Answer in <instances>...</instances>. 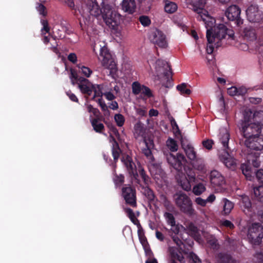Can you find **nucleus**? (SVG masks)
Masks as SVG:
<instances>
[{
	"mask_svg": "<svg viewBox=\"0 0 263 263\" xmlns=\"http://www.w3.org/2000/svg\"><path fill=\"white\" fill-rule=\"evenodd\" d=\"M242 142L244 143L247 147V149L245 150V155H246V159L247 163L241 164L240 169L246 179L251 180L253 173L250 165H252L254 167L258 168L260 164L259 161L260 153L259 151L263 149V135H259L254 137L246 139Z\"/></svg>",
	"mask_w": 263,
	"mask_h": 263,
	"instance_id": "obj_1",
	"label": "nucleus"
},
{
	"mask_svg": "<svg viewBox=\"0 0 263 263\" xmlns=\"http://www.w3.org/2000/svg\"><path fill=\"white\" fill-rule=\"evenodd\" d=\"M86 9L90 15L96 17L101 15L106 25L109 28L114 29L118 26V17L110 5H104L100 8L96 0H90L86 4Z\"/></svg>",
	"mask_w": 263,
	"mask_h": 263,
	"instance_id": "obj_2",
	"label": "nucleus"
},
{
	"mask_svg": "<svg viewBox=\"0 0 263 263\" xmlns=\"http://www.w3.org/2000/svg\"><path fill=\"white\" fill-rule=\"evenodd\" d=\"M121 161L125 166L132 179L134 180L136 183L140 185L142 189L141 192L142 194L147 198L148 202H154L156 199V196L154 191L149 187L148 185L144 186L141 183V181L138 178L139 175L137 173L136 166L133 162L132 157L128 155L123 156Z\"/></svg>",
	"mask_w": 263,
	"mask_h": 263,
	"instance_id": "obj_3",
	"label": "nucleus"
},
{
	"mask_svg": "<svg viewBox=\"0 0 263 263\" xmlns=\"http://www.w3.org/2000/svg\"><path fill=\"white\" fill-rule=\"evenodd\" d=\"M230 137V134L227 129L223 128L220 130L219 134V139L226 153L224 155H220L219 158L220 160L227 167L233 171L236 168V160L231 157L229 154L228 150H230L229 147Z\"/></svg>",
	"mask_w": 263,
	"mask_h": 263,
	"instance_id": "obj_4",
	"label": "nucleus"
},
{
	"mask_svg": "<svg viewBox=\"0 0 263 263\" xmlns=\"http://www.w3.org/2000/svg\"><path fill=\"white\" fill-rule=\"evenodd\" d=\"M174 200L176 206L181 212L192 216L196 214L190 198L184 193H177L174 195Z\"/></svg>",
	"mask_w": 263,
	"mask_h": 263,
	"instance_id": "obj_5",
	"label": "nucleus"
},
{
	"mask_svg": "<svg viewBox=\"0 0 263 263\" xmlns=\"http://www.w3.org/2000/svg\"><path fill=\"white\" fill-rule=\"evenodd\" d=\"M79 87L81 92L85 95L90 96L94 92V96L92 99L95 100L96 97H102L103 85L92 84L89 81L85 78H81Z\"/></svg>",
	"mask_w": 263,
	"mask_h": 263,
	"instance_id": "obj_6",
	"label": "nucleus"
},
{
	"mask_svg": "<svg viewBox=\"0 0 263 263\" xmlns=\"http://www.w3.org/2000/svg\"><path fill=\"white\" fill-rule=\"evenodd\" d=\"M239 129L241 135L246 139L259 135L261 125L258 123L241 122Z\"/></svg>",
	"mask_w": 263,
	"mask_h": 263,
	"instance_id": "obj_7",
	"label": "nucleus"
},
{
	"mask_svg": "<svg viewBox=\"0 0 263 263\" xmlns=\"http://www.w3.org/2000/svg\"><path fill=\"white\" fill-rule=\"evenodd\" d=\"M249 242L253 245H259L263 238V227L259 223H253L247 235Z\"/></svg>",
	"mask_w": 263,
	"mask_h": 263,
	"instance_id": "obj_8",
	"label": "nucleus"
},
{
	"mask_svg": "<svg viewBox=\"0 0 263 263\" xmlns=\"http://www.w3.org/2000/svg\"><path fill=\"white\" fill-rule=\"evenodd\" d=\"M164 155L167 162L172 167L178 172L182 171L186 162V158L183 154L177 153L175 155L169 152H164Z\"/></svg>",
	"mask_w": 263,
	"mask_h": 263,
	"instance_id": "obj_9",
	"label": "nucleus"
},
{
	"mask_svg": "<svg viewBox=\"0 0 263 263\" xmlns=\"http://www.w3.org/2000/svg\"><path fill=\"white\" fill-rule=\"evenodd\" d=\"M186 175L181 174L177 178L178 184L186 191L191 190L192 186L196 181V174L192 169H189L186 172Z\"/></svg>",
	"mask_w": 263,
	"mask_h": 263,
	"instance_id": "obj_10",
	"label": "nucleus"
},
{
	"mask_svg": "<svg viewBox=\"0 0 263 263\" xmlns=\"http://www.w3.org/2000/svg\"><path fill=\"white\" fill-rule=\"evenodd\" d=\"M122 196L126 204L133 208L137 207L136 191L135 187L125 185L122 188Z\"/></svg>",
	"mask_w": 263,
	"mask_h": 263,
	"instance_id": "obj_11",
	"label": "nucleus"
},
{
	"mask_svg": "<svg viewBox=\"0 0 263 263\" xmlns=\"http://www.w3.org/2000/svg\"><path fill=\"white\" fill-rule=\"evenodd\" d=\"M98 58L101 61L103 66L110 69V72H113L114 71L116 70L115 62L106 47H103L101 48Z\"/></svg>",
	"mask_w": 263,
	"mask_h": 263,
	"instance_id": "obj_12",
	"label": "nucleus"
},
{
	"mask_svg": "<svg viewBox=\"0 0 263 263\" xmlns=\"http://www.w3.org/2000/svg\"><path fill=\"white\" fill-rule=\"evenodd\" d=\"M156 70L159 73H163L167 79V81L170 83L172 80L173 72L170 64L165 60L158 59L156 62Z\"/></svg>",
	"mask_w": 263,
	"mask_h": 263,
	"instance_id": "obj_13",
	"label": "nucleus"
},
{
	"mask_svg": "<svg viewBox=\"0 0 263 263\" xmlns=\"http://www.w3.org/2000/svg\"><path fill=\"white\" fill-rule=\"evenodd\" d=\"M149 39L151 42L160 48H165L167 46L165 34L158 29L152 30L149 33Z\"/></svg>",
	"mask_w": 263,
	"mask_h": 263,
	"instance_id": "obj_14",
	"label": "nucleus"
},
{
	"mask_svg": "<svg viewBox=\"0 0 263 263\" xmlns=\"http://www.w3.org/2000/svg\"><path fill=\"white\" fill-rule=\"evenodd\" d=\"M240 9L237 6L233 5L227 8L225 14L229 20L235 22V24L239 27L243 24V20L240 16Z\"/></svg>",
	"mask_w": 263,
	"mask_h": 263,
	"instance_id": "obj_15",
	"label": "nucleus"
},
{
	"mask_svg": "<svg viewBox=\"0 0 263 263\" xmlns=\"http://www.w3.org/2000/svg\"><path fill=\"white\" fill-rule=\"evenodd\" d=\"M248 20L250 22L263 23V13L255 6L251 5L246 10Z\"/></svg>",
	"mask_w": 263,
	"mask_h": 263,
	"instance_id": "obj_16",
	"label": "nucleus"
},
{
	"mask_svg": "<svg viewBox=\"0 0 263 263\" xmlns=\"http://www.w3.org/2000/svg\"><path fill=\"white\" fill-rule=\"evenodd\" d=\"M210 181L213 187H222L226 183L224 177L216 170L211 172Z\"/></svg>",
	"mask_w": 263,
	"mask_h": 263,
	"instance_id": "obj_17",
	"label": "nucleus"
},
{
	"mask_svg": "<svg viewBox=\"0 0 263 263\" xmlns=\"http://www.w3.org/2000/svg\"><path fill=\"white\" fill-rule=\"evenodd\" d=\"M110 142H112L111 147V153L114 158V163H112V164L113 167H116V163L118 161L120 154L122 153V151L120 148L119 145L116 141L115 138L111 134L110 135Z\"/></svg>",
	"mask_w": 263,
	"mask_h": 263,
	"instance_id": "obj_18",
	"label": "nucleus"
},
{
	"mask_svg": "<svg viewBox=\"0 0 263 263\" xmlns=\"http://www.w3.org/2000/svg\"><path fill=\"white\" fill-rule=\"evenodd\" d=\"M239 204L244 212H252L253 206L249 196L242 195L239 196Z\"/></svg>",
	"mask_w": 263,
	"mask_h": 263,
	"instance_id": "obj_19",
	"label": "nucleus"
},
{
	"mask_svg": "<svg viewBox=\"0 0 263 263\" xmlns=\"http://www.w3.org/2000/svg\"><path fill=\"white\" fill-rule=\"evenodd\" d=\"M121 7L124 12L133 14L136 11V2L135 0H123L121 3Z\"/></svg>",
	"mask_w": 263,
	"mask_h": 263,
	"instance_id": "obj_20",
	"label": "nucleus"
},
{
	"mask_svg": "<svg viewBox=\"0 0 263 263\" xmlns=\"http://www.w3.org/2000/svg\"><path fill=\"white\" fill-rule=\"evenodd\" d=\"M227 36V27L225 25L220 24L214 28V33L212 34L214 39L221 40Z\"/></svg>",
	"mask_w": 263,
	"mask_h": 263,
	"instance_id": "obj_21",
	"label": "nucleus"
},
{
	"mask_svg": "<svg viewBox=\"0 0 263 263\" xmlns=\"http://www.w3.org/2000/svg\"><path fill=\"white\" fill-rule=\"evenodd\" d=\"M146 134V127L141 121L137 122L134 127V135L136 139L144 137Z\"/></svg>",
	"mask_w": 263,
	"mask_h": 263,
	"instance_id": "obj_22",
	"label": "nucleus"
},
{
	"mask_svg": "<svg viewBox=\"0 0 263 263\" xmlns=\"http://www.w3.org/2000/svg\"><path fill=\"white\" fill-rule=\"evenodd\" d=\"M212 29H207L206 30V38L208 42V44L206 47V52L208 54H212L214 51V47L213 45V42L215 41L214 36H212Z\"/></svg>",
	"mask_w": 263,
	"mask_h": 263,
	"instance_id": "obj_23",
	"label": "nucleus"
},
{
	"mask_svg": "<svg viewBox=\"0 0 263 263\" xmlns=\"http://www.w3.org/2000/svg\"><path fill=\"white\" fill-rule=\"evenodd\" d=\"M189 235L193 237L195 240H198L200 237L198 229L192 222L190 223L186 227Z\"/></svg>",
	"mask_w": 263,
	"mask_h": 263,
	"instance_id": "obj_24",
	"label": "nucleus"
},
{
	"mask_svg": "<svg viewBox=\"0 0 263 263\" xmlns=\"http://www.w3.org/2000/svg\"><path fill=\"white\" fill-rule=\"evenodd\" d=\"M217 263H233L232 256L227 253H219L217 255Z\"/></svg>",
	"mask_w": 263,
	"mask_h": 263,
	"instance_id": "obj_25",
	"label": "nucleus"
},
{
	"mask_svg": "<svg viewBox=\"0 0 263 263\" xmlns=\"http://www.w3.org/2000/svg\"><path fill=\"white\" fill-rule=\"evenodd\" d=\"M222 201L223 203L222 214L229 215L234 208V203L227 198H223Z\"/></svg>",
	"mask_w": 263,
	"mask_h": 263,
	"instance_id": "obj_26",
	"label": "nucleus"
},
{
	"mask_svg": "<svg viewBox=\"0 0 263 263\" xmlns=\"http://www.w3.org/2000/svg\"><path fill=\"white\" fill-rule=\"evenodd\" d=\"M243 35L245 38L250 41H253L256 38L255 31L251 27H247L244 29Z\"/></svg>",
	"mask_w": 263,
	"mask_h": 263,
	"instance_id": "obj_27",
	"label": "nucleus"
},
{
	"mask_svg": "<svg viewBox=\"0 0 263 263\" xmlns=\"http://www.w3.org/2000/svg\"><path fill=\"white\" fill-rule=\"evenodd\" d=\"M93 130L98 133H102L104 130V126L101 123H99L98 118L92 119L90 121Z\"/></svg>",
	"mask_w": 263,
	"mask_h": 263,
	"instance_id": "obj_28",
	"label": "nucleus"
},
{
	"mask_svg": "<svg viewBox=\"0 0 263 263\" xmlns=\"http://www.w3.org/2000/svg\"><path fill=\"white\" fill-rule=\"evenodd\" d=\"M254 197L261 202H263V185H259L253 188Z\"/></svg>",
	"mask_w": 263,
	"mask_h": 263,
	"instance_id": "obj_29",
	"label": "nucleus"
},
{
	"mask_svg": "<svg viewBox=\"0 0 263 263\" xmlns=\"http://www.w3.org/2000/svg\"><path fill=\"white\" fill-rule=\"evenodd\" d=\"M77 67L79 69V72L86 78L90 77L92 73V70L89 67L83 66L81 64H78Z\"/></svg>",
	"mask_w": 263,
	"mask_h": 263,
	"instance_id": "obj_30",
	"label": "nucleus"
},
{
	"mask_svg": "<svg viewBox=\"0 0 263 263\" xmlns=\"http://www.w3.org/2000/svg\"><path fill=\"white\" fill-rule=\"evenodd\" d=\"M62 4L68 7L71 10L74 11V14L76 15L77 6L75 5L74 0H59Z\"/></svg>",
	"mask_w": 263,
	"mask_h": 263,
	"instance_id": "obj_31",
	"label": "nucleus"
},
{
	"mask_svg": "<svg viewBox=\"0 0 263 263\" xmlns=\"http://www.w3.org/2000/svg\"><path fill=\"white\" fill-rule=\"evenodd\" d=\"M186 156L187 158L191 160L194 161L196 159V153L195 151H194V147L190 145V146L187 147L186 148H185L184 149Z\"/></svg>",
	"mask_w": 263,
	"mask_h": 263,
	"instance_id": "obj_32",
	"label": "nucleus"
},
{
	"mask_svg": "<svg viewBox=\"0 0 263 263\" xmlns=\"http://www.w3.org/2000/svg\"><path fill=\"white\" fill-rule=\"evenodd\" d=\"M206 190L205 185L202 183H199L193 186V193L197 196L200 195Z\"/></svg>",
	"mask_w": 263,
	"mask_h": 263,
	"instance_id": "obj_33",
	"label": "nucleus"
},
{
	"mask_svg": "<svg viewBox=\"0 0 263 263\" xmlns=\"http://www.w3.org/2000/svg\"><path fill=\"white\" fill-rule=\"evenodd\" d=\"M177 9V5L173 2H168L165 3L164 10L166 12L168 13H173Z\"/></svg>",
	"mask_w": 263,
	"mask_h": 263,
	"instance_id": "obj_34",
	"label": "nucleus"
},
{
	"mask_svg": "<svg viewBox=\"0 0 263 263\" xmlns=\"http://www.w3.org/2000/svg\"><path fill=\"white\" fill-rule=\"evenodd\" d=\"M166 145L171 152H176L178 150V146L176 141L171 138L167 140Z\"/></svg>",
	"mask_w": 263,
	"mask_h": 263,
	"instance_id": "obj_35",
	"label": "nucleus"
},
{
	"mask_svg": "<svg viewBox=\"0 0 263 263\" xmlns=\"http://www.w3.org/2000/svg\"><path fill=\"white\" fill-rule=\"evenodd\" d=\"M139 176L142 179V181L144 183V185H149V184L151 182V179L149 176L146 174L144 169L141 168L139 170Z\"/></svg>",
	"mask_w": 263,
	"mask_h": 263,
	"instance_id": "obj_36",
	"label": "nucleus"
},
{
	"mask_svg": "<svg viewBox=\"0 0 263 263\" xmlns=\"http://www.w3.org/2000/svg\"><path fill=\"white\" fill-rule=\"evenodd\" d=\"M113 180L116 186H120L124 182V176L123 175H118L115 173Z\"/></svg>",
	"mask_w": 263,
	"mask_h": 263,
	"instance_id": "obj_37",
	"label": "nucleus"
},
{
	"mask_svg": "<svg viewBox=\"0 0 263 263\" xmlns=\"http://www.w3.org/2000/svg\"><path fill=\"white\" fill-rule=\"evenodd\" d=\"M69 78L71 80V83L72 84H75V81L79 82L80 80V78H82V77H79L78 75L77 72L76 70L72 68L70 69V76Z\"/></svg>",
	"mask_w": 263,
	"mask_h": 263,
	"instance_id": "obj_38",
	"label": "nucleus"
},
{
	"mask_svg": "<svg viewBox=\"0 0 263 263\" xmlns=\"http://www.w3.org/2000/svg\"><path fill=\"white\" fill-rule=\"evenodd\" d=\"M177 89L180 92L181 95H189L191 93L190 89L186 88L185 83H182L177 86Z\"/></svg>",
	"mask_w": 263,
	"mask_h": 263,
	"instance_id": "obj_39",
	"label": "nucleus"
},
{
	"mask_svg": "<svg viewBox=\"0 0 263 263\" xmlns=\"http://www.w3.org/2000/svg\"><path fill=\"white\" fill-rule=\"evenodd\" d=\"M164 229L167 231L170 236L176 235L178 234L180 232V226L176 224L174 227H172V228L170 229H168L165 227L164 228Z\"/></svg>",
	"mask_w": 263,
	"mask_h": 263,
	"instance_id": "obj_40",
	"label": "nucleus"
},
{
	"mask_svg": "<svg viewBox=\"0 0 263 263\" xmlns=\"http://www.w3.org/2000/svg\"><path fill=\"white\" fill-rule=\"evenodd\" d=\"M164 216L166 220L167 224L171 225V227H174L175 225V218L172 213L165 212Z\"/></svg>",
	"mask_w": 263,
	"mask_h": 263,
	"instance_id": "obj_41",
	"label": "nucleus"
},
{
	"mask_svg": "<svg viewBox=\"0 0 263 263\" xmlns=\"http://www.w3.org/2000/svg\"><path fill=\"white\" fill-rule=\"evenodd\" d=\"M142 90V85L138 82H134L132 84V92L135 95H139Z\"/></svg>",
	"mask_w": 263,
	"mask_h": 263,
	"instance_id": "obj_42",
	"label": "nucleus"
},
{
	"mask_svg": "<svg viewBox=\"0 0 263 263\" xmlns=\"http://www.w3.org/2000/svg\"><path fill=\"white\" fill-rule=\"evenodd\" d=\"M254 115L253 112L250 109H246L243 112V119L241 122H251V120L253 118Z\"/></svg>",
	"mask_w": 263,
	"mask_h": 263,
	"instance_id": "obj_43",
	"label": "nucleus"
},
{
	"mask_svg": "<svg viewBox=\"0 0 263 263\" xmlns=\"http://www.w3.org/2000/svg\"><path fill=\"white\" fill-rule=\"evenodd\" d=\"M189 263H201V259L193 252H191L188 255Z\"/></svg>",
	"mask_w": 263,
	"mask_h": 263,
	"instance_id": "obj_44",
	"label": "nucleus"
},
{
	"mask_svg": "<svg viewBox=\"0 0 263 263\" xmlns=\"http://www.w3.org/2000/svg\"><path fill=\"white\" fill-rule=\"evenodd\" d=\"M171 258L178 260L180 263H184L185 259L183 256L180 253L172 252L171 253Z\"/></svg>",
	"mask_w": 263,
	"mask_h": 263,
	"instance_id": "obj_45",
	"label": "nucleus"
},
{
	"mask_svg": "<svg viewBox=\"0 0 263 263\" xmlns=\"http://www.w3.org/2000/svg\"><path fill=\"white\" fill-rule=\"evenodd\" d=\"M115 120L117 123V125L121 127L124 125L125 122V118L124 117L120 114H116L114 117Z\"/></svg>",
	"mask_w": 263,
	"mask_h": 263,
	"instance_id": "obj_46",
	"label": "nucleus"
},
{
	"mask_svg": "<svg viewBox=\"0 0 263 263\" xmlns=\"http://www.w3.org/2000/svg\"><path fill=\"white\" fill-rule=\"evenodd\" d=\"M139 21L143 26H148L151 24V20L148 16L146 15L140 16Z\"/></svg>",
	"mask_w": 263,
	"mask_h": 263,
	"instance_id": "obj_47",
	"label": "nucleus"
},
{
	"mask_svg": "<svg viewBox=\"0 0 263 263\" xmlns=\"http://www.w3.org/2000/svg\"><path fill=\"white\" fill-rule=\"evenodd\" d=\"M162 199L163 200V205L167 211H171L173 209V205L166 196H162Z\"/></svg>",
	"mask_w": 263,
	"mask_h": 263,
	"instance_id": "obj_48",
	"label": "nucleus"
},
{
	"mask_svg": "<svg viewBox=\"0 0 263 263\" xmlns=\"http://www.w3.org/2000/svg\"><path fill=\"white\" fill-rule=\"evenodd\" d=\"M170 123L173 128L176 130V133L181 135V131L180 130L179 126L177 125L175 119L173 117H170Z\"/></svg>",
	"mask_w": 263,
	"mask_h": 263,
	"instance_id": "obj_49",
	"label": "nucleus"
},
{
	"mask_svg": "<svg viewBox=\"0 0 263 263\" xmlns=\"http://www.w3.org/2000/svg\"><path fill=\"white\" fill-rule=\"evenodd\" d=\"M146 147L142 149L143 154L147 158L152 156V153L151 150V147L148 145V143L145 140Z\"/></svg>",
	"mask_w": 263,
	"mask_h": 263,
	"instance_id": "obj_50",
	"label": "nucleus"
},
{
	"mask_svg": "<svg viewBox=\"0 0 263 263\" xmlns=\"http://www.w3.org/2000/svg\"><path fill=\"white\" fill-rule=\"evenodd\" d=\"M253 260L255 262L258 263H263V253L256 252L254 255Z\"/></svg>",
	"mask_w": 263,
	"mask_h": 263,
	"instance_id": "obj_51",
	"label": "nucleus"
},
{
	"mask_svg": "<svg viewBox=\"0 0 263 263\" xmlns=\"http://www.w3.org/2000/svg\"><path fill=\"white\" fill-rule=\"evenodd\" d=\"M101 98L98 99L97 100H96L98 103L99 104V106L101 107L102 111H108V107L107 106L106 104H105V102L103 100L102 97H100Z\"/></svg>",
	"mask_w": 263,
	"mask_h": 263,
	"instance_id": "obj_52",
	"label": "nucleus"
},
{
	"mask_svg": "<svg viewBox=\"0 0 263 263\" xmlns=\"http://www.w3.org/2000/svg\"><path fill=\"white\" fill-rule=\"evenodd\" d=\"M41 22L43 26L41 29L42 32L43 33V31H45L46 33H48L50 31V27L48 25V21L46 20H41Z\"/></svg>",
	"mask_w": 263,
	"mask_h": 263,
	"instance_id": "obj_53",
	"label": "nucleus"
},
{
	"mask_svg": "<svg viewBox=\"0 0 263 263\" xmlns=\"http://www.w3.org/2000/svg\"><path fill=\"white\" fill-rule=\"evenodd\" d=\"M193 166L198 170H202L204 168V165L201 159L197 160L193 163Z\"/></svg>",
	"mask_w": 263,
	"mask_h": 263,
	"instance_id": "obj_54",
	"label": "nucleus"
},
{
	"mask_svg": "<svg viewBox=\"0 0 263 263\" xmlns=\"http://www.w3.org/2000/svg\"><path fill=\"white\" fill-rule=\"evenodd\" d=\"M181 139H180V142H181V145L182 148L184 149L185 148H186L187 147L191 145L190 143H189L188 140L185 138L183 137L181 135Z\"/></svg>",
	"mask_w": 263,
	"mask_h": 263,
	"instance_id": "obj_55",
	"label": "nucleus"
},
{
	"mask_svg": "<svg viewBox=\"0 0 263 263\" xmlns=\"http://www.w3.org/2000/svg\"><path fill=\"white\" fill-rule=\"evenodd\" d=\"M214 142L212 140H206L202 141L203 146L207 149H211L212 148Z\"/></svg>",
	"mask_w": 263,
	"mask_h": 263,
	"instance_id": "obj_56",
	"label": "nucleus"
},
{
	"mask_svg": "<svg viewBox=\"0 0 263 263\" xmlns=\"http://www.w3.org/2000/svg\"><path fill=\"white\" fill-rule=\"evenodd\" d=\"M141 92L148 97H151L153 96L151 89L148 87L144 85H142V90Z\"/></svg>",
	"mask_w": 263,
	"mask_h": 263,
	"instance_id": "obj_57",
	"label": "nucleus"
},
{
	"mask_svg": "<svg viewBox=\"0 0 263 263\" xmlns=\"http://www.w3.org/2000/svg\"><path fill=\"white\" fill-rule=\"evenodd\" d=\"M255 175L258 181L260 183H263V170H258L256 172H255Z\"/></svg>",
	"mask_w": 263,
	"mask_h": 263,
	"instance_id": "obj_58",
	"label": "nucleus"
},
{
	"mask_svg": "<svg viewBox=\"0 0 263 263\" xmlns=\"http://www.w3.org/2000/svg\"><path fill=\"white\" fill-rule=\"evenodd\" d=\"M208 243L213 249H216L218 246L217 240L215 238L212 237L211 239L208 240Z\"/></svg>",
	"mask_w": 263,
	"mask_h": 263,
	"instance_id": "obj_59",
	"label": "nucleus"
},
{
	"mask_svg": "<svg viewBox=\"0 0 263 263\" xmlns=\"http://www.w3.org/2000/svg\"><path fill=\"white\" fill-rule=\"evenodd\" d=\"M37 9L40 14L44 16L47 15L46 8L44 5L40 4Z\"/></svg>",
	"mask_w": 263,
	"mask_h": 263,
	"instance_id": "obj_60",
	"label": "nucleus"
},
{
	"mask_svg": "<svg viewBox=\"0 0 263 263\" xmlns=\"http://www.w3.org/2000/svg\"><path fill=\"white\" fill-rule=\"evenodd\" d=\"M103 95L105 97L106 99L109 101H112L116 98L115 95L110 91L104 92L102 91V96Z\"/></svg>",
	"mask_w": 263,
	"mask_h": 263,
	"instance_id": "obj_61",
	"label": "nucleus"
},
{
	"mask_svg": "<svg viewBox=\"0 0 263 263\" xmlns=\"http://www.w3.org/2000/svg\"><path fill=\"white\" fill-rule=\"evenodd\" d=\"M67 59L69 61L75 64L77 62V56L74 53H70L67 57Z\"/></svg>",
	"mask_w": 263,
	"mask_h": 263,
	"instance_id": "obj_62",
	"label": "nucleus"
},
{
	"mask_svg": "<svg viewBox=\"0 0 263 263\" xmlns=\"http://www.w3.org/2000/svg\"><path fill=\"white\" fill-rule=\"evenodd\" d=\"M196 204L199 205L202 207H204L206 205V202L205 199H203L201 197H197L195 200Z\"/></svg>",
	"mask_w": 263,
	"mask_h": 263,
	"instance_id": "obj_63",
	"label": "nucleus"
},
{
	"mask_svg": "<svg viewBox=\"0 0 263 263\" xmlns=\"http://www.w3.org/2000/svg\"><path fill=\"white\" fill-rule=\"evenodd\" d=\"M237 87L235 86H232L229 88L227 90L228 93L231 96H237Z\"/></svg>",
	"mask_w": 263,
	"mask_h": 263,
	"instance_id": "obj_64",
	"label": "nucleus"
}]
</instances>
